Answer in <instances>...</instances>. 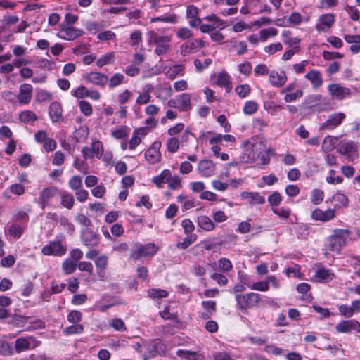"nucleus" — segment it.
Returning a JSON list of instances; mask_svg holds the SVG:
<instances>
[{
    "instance_id": "393cba45",
    "label": "nucleus",
    "mask_w": 360,
    "mask_h": 360,
    "mask_svg": "<svg viewBox=\"0 0 360 360\" xmlns=\"http://www.w3.org/2000/svg\"><path fill=\"white\" fill-rule=\"evenodd\" d=\"M198 171L202 177H210L215 172V165L212 160H202L198 163Z\"/></svg>"
},
{
    "instance_id": "37998d69",
    "label": "nucleus",
    "mask_w": 360,
    "mask_h": 360,
    "mask_svg": "<svg viewBox=\"0 0 360 360\" xmlns=\"http://www.w3.org/2000/svg\"><path fill=\"white\" fill-rule=\"evenodd\" d=\"M133 96L132 91L129 89H124L122 91L119 92L115 97L116 101L121 105L129 102Z\"/></svg>"
},
{
    "instance_id": "aec40b11",
    "label": "nucleus",
    "mask_w": 360,
    "mask_h": 360,
    "mask_svg": "<svg viewBox=\"0 0 360 360\" xmlns=\"http://www.w3.org/2000/svg\"><path fill=\"white\" fill-rule=\"evenodd\" d=\"M81 238L84 245L90 248L96 247L100 242L99 236L89 228L82 230Z\"/></svg>"
},
{
    "instance_id": "c9c22d12",
    "label": "nucleus",
    "mask_w": 360,
    "mask_h": 360,
    "mask_svg": "<svg viewBox=\"0 0 360 360\" xmlns=\"http://www.w3.org/2000/svg\"><path fill=\"white\" fill-rule=\"evenodd\" d=\"M344 39L348 44H351L350 51L353 54H356L360 51V35H345Z\"/></svg>"
},
{
    "instance_id": "2eb2a0df",
    "label": "nucleus",
    "mask_w": 360,
    "mask_h": 360,
    "mask_svg": "<svg viewBox=\"0 0 360 360\" xmlns=\"http://www.w3.org/2000/svg\"><path fill=\"white\" fill-rule=\"evenodd\" d=\"M330 96L336 100H343L351 94V91L347 87H344L340 84H332L328 86Z\"/></svg>"
},
{
    "instance_id": "a878e982",
    "label": "nucleus",
    "mask_w": 360,
    "mask_h": 360,
    "mask_svg": "<svg viewBox=\"0 0 360 360\" xmlns=\"http://www.w3.org/2000/svg\"><path fill=\"white\" fill-rule=\"evenodd\" d=\"M333 204V209H342L347 208L349 205V200L347 195L342 193V191H337L329 200Z\"/></svg>"
},
{
    "instance_id": "c85d7f7f",
    "label": "nucleus",
    "mask_w": 360,
    "mask_h": 360,
    "mask_svg": "<svg viewBox=\"0 0 360 360\" xmlns=\"http://www.w3.org/2000/svg\"><path fill=\"white\" fill-rule=\"evenodd\" d=\"M335 278L334 273L330 270L321 267L318 269L314 275L316 281L320 283H327L333 281Z\"/></svg>"
},
{
    "instance_id": "b1692460",
    "label": "nucleus",
    "mask_w": 360,
    "mask_h": 360,
    "mask_svg": "<svg viewBox=\"0 0 360 360\" xmlns=\"http://www.w3.org/2000/svg\"><path fill=\"white\" fill-rule=\"evenodd\" d=\"M356 147L354 141L345 142L340 146L338 152L346 155L349 161H353L357 157Z\"/></svg>"
},
{
    "instance_id": "680f3d73",
    "label": "nucleus",
    "mask_w": 360,
    "mask_h": 360,
    "mask_svg": "<svg viewBox=\"0 0 360 360\" xmlns=\"http://www.w3.org/2000/svg\"><path fill=\"white\" fill-rule=\"evenodd\" d=\"M197 239L195 234H188L182 242L178 243L176 247L179 249L185 250L193 244Z\"/></svg>"
},
{
    "instance_id": "39448f33",
    "label": "nucleus",
    "mask_w": 360,
    "mask_h": 360,
    "mask_svg": "<svg viewBox=\"0 0 360 360\" xmlns=\"http://www.w3.org/2000/svg\"><path fill=\"white\" fill-rule=\"evenodd\" d=\"M245 148L248 158H245L244 157L243 160L248 162L257 158V156H259V153L264 151L265 145L262 140L258 138H253L247 141Z\"/></svg>"
},
{
    "instance_id": "338daca9",
    "label": "nucleus",
    "mask_w": 360,
    "mask_h": 360,
    "mask_svg": "<svg viewBox=\"0 0 360 360\" xmlns=\"http://www.w3.org/2000/svg\"><path fill=\"white\" fill-rule=\"evenodd\" d=\"M148 295L152 299H160L167 297L168 292L165 290L152 288L148 290Z\"/></svg>"
},
{
    "instance_id": "e2e57ef3",
    "label": "nucleus",
    "mask_w": 360,
    "mask_h": 360,
    "mask_svg": "<svg viewBox=\"0 0 360 360\" xmlns=\"http://www.w3.org/2000/svg\"><path fill=\"white\" fill-rule=\"evenodd\" d=\"M336 141L337 138L333 137L331 136H326L323 140L322 149L324 151L333 150L335 147Z\"/></svg>"
},
{
    "instance_id": "4c0bfd02",
    "label": "nucleus",
    "mask_w": 360,
    "mask_h": 360,
    "mask_svg": "<svg viewBox=\"0 0 360 360\" xmlns=\"http://www.w3.org/2000/svg\"><path fill=\"white\" fill-rule=\"evenodd\" d=\"M198 226L206 231H211L215 229L214 222L206 215L199 216L197 219Z\"/></svg>"
},
{
    "instance_id": "0e129e2a",
    "label": "nucleus",
    "mask_w": 360,
    "mask_h": 360,
    "mask_svg": "<svg viewBox=\"0 0 360 360\" xmlns=\"http://www.w3.org/2000/svg\"><path fill=\"white\" fill-rule=\"evenodd\" d=\"M271 210L275 214H276L281 219H288L291 214V210L288 207H272Z\"/></svg>"
},
{
    "instance_id": "603ef678",
    "label": "nucleus",
    "mask_w": 360,
    "mask_h": 360,
    "mask_svg": "<svg viewBox=\"0 0 360 360\" xmlns=\"http://www.w3.org/2000/svg\"><path fill=\"white\" fill-rule=\"evenodd\" d=\"M108 325L116 331H126L127 328L124 321L120 318H114L111 319Z\"/></svg>"
},
{
    "instance_id": "6e6552de",
    "label": "nucleus",
    "mask_w": 360,
    "mask_h": 360,
    "mask_svg": "<svg viewBox=\"0 0 360 360\" xmlns=\"http://www.w3.org/2000/svg\"><path fill=\"white\" fill-rule=\"evenodd\" d=\"M205 46V42L201 39H192L182 44L179 48L181 56H187L197 53L200 49Z\"/></svg>"
},
{
    "instance_id": "6e6d98bb",
    "label": "nucleus",
    "mask_w": 360,
    "mask_h": 360,
    "mask_svg": "<svg viewBox=\"0 0 360 360\" xmlns=\"http://www.w3.org/2000/svg\"><path fill=\"white\" fill-rule=\"evenodd\" d=\"M258 110V105L254 101H248L245 103L243 112L245 115H250L255 113Z\"/></svg>"
},
{
    "instance_id": "5fc2aeb1",
    "label": "nucleus",
    "mask_w": 360,
    "mask_h": 360,
    "mask_svg": "<svg viewBox=\"0 0 360 360\" xmlns=\"http://www.w3.org/2000/svg\"><path fill=\"white\" fill-rule=\"evenodd\" d=\"M216 302L214 300L202 301V306L207 311L205 318L211 317L216 311Z\"/></svg>"
},
{
    "instance_id": "4be33fe9",
    "label": "nucleus",
    "mask_w": 360,
    "mask_h": 360,
    "mask_svg": "<svg viewBox=\"0 0 360 360\" xmlns=\"http://www.w3.org/2000/svg\"><path fill=\"white\" fill-rule=\"evenodd\" d=\"M33 87L30 84H22L19 87L18 101L21 105H27L32 98Z\"/></svg>"
},
{
    "instance_id": "2f4dec72",
    "label": "nucleus",
    "mask_w": 360,
    "mask_h": 360,
    "mask_svg": "<svg viewBox=\"0 0 360 360\" xmlns=\"http://www.w3.org/2000/svg\"><path fill=\"white\" fill-rule=\"evenodd\" d=\"M215 83L217 86L224 88L227 93L232 89V82L231 76L225 71L219 72L217 76Z\"/></svg>"
},
{
    "instance_id": "79ce46f5",
    "label": "nucleus",
    "mask_w": 360,
    "mask_h": 360,
    "mask_svg": "<svg viewBox=\"0 0 360 360\" xmlns=\"http://www.w3.org/2000/svg\"><path fill=\"white\" fill-rule=\"evenodd\" d=\"M184 68L182 64L174 65L167 71L166 76L170 79H174L179 75H183Z\"/></svg>"
},
{
    "instance_id": "f3484780",
    "label": "nucleus",
    "mask_w": 360,
    "mask_h": 360,
    "mask_svg": "<svg viewBox=\"0 0 360 360\" xmlns=\"http://www.w3.org/2000/svg\"><path fill=\"white\" fill-rule=\"evenodd\" d=\"M335 330L338 333H348L352 330L360 333V323L355 319L343 320L336 325Z\"/></svg>"
},
{
    "instance_id": "7ed1b4c3",
    "label": "nucleus",
    "mask_w": 360,
    "mask_h": 360,
    "mask_svg": "<svg viewBox=\"0 0 360 360\" xmlns=\"http://www.w3.org/2000/svg\"><path fill=\"white\" fill-rule=\"evenodd\" d=\"M243 5L240 9V12L243 15L270 13L271 12V8L267 4L266 0H243Z\"/></svg>"
},
{
    "instance_id": "9b49d317",
    "label": "nucleus",
    "mask_w": 360,
    "mask_h": 360,
    "mask_svg": "<svg viewBox=\"0 0 360 360\" xmlns=\"http://www.w3.org/2000/svg\"><path fill=\"white\" fill-rule=\"evenodd\" d=\"M306 101L309 108H314L319 112L331 109L328 100L320 94L311 96Z\"/></svg>"
},
{
    "instance_id": "09e8293b",
    "label": "nucleus",
    "mask_w": 360,
    "mask_h": 360,
    "mask_svg": "<svg viewBox=\"0 0 360 360\" xmlns=\"http://www.w3.org/2000/svg\"><path fill=\"white\" fill-rule=\"evenodd\" d=\"M278 33V30L273 27L263 29L259 31V38L262 41L265 42L270 37H276Z\"/></svg>"
},
{
    "instance_id": "f257e3e1",
    "label": "nucleus",
    "mask_w": 360,
    "mask_h": 360,
    "mask_svg": "<svg viewBox=\"0 0 360 360\" xmlns=\"http://www.w3.org/2000/svg\"><path fill=\"white\" fill-rule=\"evenodd\" d=\"M148 44L154 47V52L158 56H163L172 50V35L162 34L154 30L148 31Z\"/></svg>"
},
{
    "instance_id": "774afa93",
    "label": "nucleus",
    "mask_w": 360,
    "mask_h": 360,
    "mask_svg": "<svg viewBox=\"0 0 360 360\" xmlns=\"http://www.w3.org/2000/svg\"><path fill=\"white\" fill-rule=\"evenodd\" d=\"M302 21V15L298 12H293L289 15L288 18V27L299 25Z\"/></svg>"
},
{
    "instance_id": "a211bd4d",
    "label": "nucleus",
    "mask_w": 360,
    "mask_h": 360,
    "mask_svg": "<svg viewBox=\"0 0 360 360\" xmlns=\"http://www.w3.org/2000/svg\"><path fill=\"white\" fill-rule=\"evenodd\" d=\"M336 217V210L333 208H329L325 211L316 208L311 213V217L316 221L321 222H327L333 220Z\"/></svg>"
},
{
    "instance_id": "423d86ee",
    "label": "nucleus",
    "mask_w": 360,
    "mask_h": 360,
    "mask_svg": "<svg viewBox=\"0 0 360 360\" xmlns=\"http://www.w3.org/2000/svg\"><path fill=\"white\" fill-rule=\"evenodd\" d=\"M158 250V247L153 243L145 245L138 243L132 250L131 257L134 260H139L141 257H152L156 254Z\"/></svg>"
},
{
    "instance_id": "bf43d9fd",
    "label": "nucleus",
    "mask_w": 360,
    "mask_h": 360,
    "mask_svg": "<svg viewBox=\"0 0 360 360\" xmlns=\"http://www.w3.org/2000/svg\"><path fill=\"white\" fill-rule=\"evenodd\" d=\"M85 27L92 34H96L103 29V25L97 21H88L85 24Z\"/></svg>"
},
{
    "instance_id": "c756f323",
    "label": "nucleus",
    "mask_w": 360,
    "mask_h": 360,
    "mask_svg": "<svg viewBox=\"0 0 360 360\" xmlns=\"http://www.w3.org/2000/svg\"><path fill=\"white\" fill-rule=\"evenodd\" d=\"M240 196L243 199L247 200L252 206L255 205H263L265 202L264 196L258 192H242Z\"/></svg>"
},
{
    "instance_id": "bb28decb",
    "label": "nucleus",
    "mask_w": 360,
    "mask_h": 360,
    "mask_svg": "<svg viewBox=\"0 0 360 360\" xmlns=\"http://www.w3.org/2000/svg\"><path fill=\"white\" fill-rule=\"evenodd\" d=\"M269 75V82L274 87H281L287 81V76L284 71L278 72L274 70L270 72Z\"/></svg>"
},
{
    "instance_id": "20e7f679",
    "label": "nucleus",
    "mask_w": 360,
    "mask_h": 360,
    "mask_svg": "<svg viewBox=\"0 0 360 360\" xmlns=\"http://www.w3.org/2000/svg\"><path fill=\"white\" fill-rule=\"evenodd\" d=\"M235 300L237 309L242 312H246L248 309L257 306L261 301V296L259 294L251 292L245 294H236Z\"/></svg>"
},
{
    "instance_id": "72a5a7b5",
    "label": "nucleus",
    "mask_w": 360,
    "mask_h": 360,
    "mask_svg": "<svg viewBox=\"0 0 360 360\" xmlns=\"http://www.w3.org/2000/svg\"><path fill=\"white\" fill-rule=\"evenodd\" d=\"M178 109L183 112L189 111L191 108V96L188 93H183L177 96Z\"/></svg>"
},
{
    "instance_id": "052dcab7",
    "label": "nucleus",
    "mask_w": 360,
    "mask_h": 360,
    "mask_svg": "<svg viewBox=\"0 0 360 360\" xmlns=\"http://www.w3.org/2000/svg\"><path fill=\"white\" fill-rule=\"evenodd\" d=\"M129 135V129L125 127H120L112 130V136L117 139H125Z\"/></svg>"
},
{
    "instance_id": "412c9836",
    "label": "nucleus",
    "mask_w": 360,
    "mask_h": 360,
    "mask_svg": "<svg viewBox=\"0 0 360 360\" xmlns=\"http://www.w3.org/2000/svg\"><path fill=\"white\" fill-rule=\"evenodd\" d=\"M346 115L344 112H337L328 116L327 120L323 123L321 129L332 130L340 126L343 120L345 119Z\"/></svg>"
},
{
    "instance_id": "5701e85b",
    "label": "nucleus",
    "mask_w": 360,
    "mask_h": 360,
    "mask_svg": "<svg viewBox=\"0 0 360 360\" xmlns=\"http://www.w3.org/2000/svg\"><path fill=\"white\" fill-rule=\"evenodd\" d=\"M335 16L333 13L321 15L316 25V29L319 32H326L333 25Z\"/></svg>"
},
{
    "instance_id": "6ab92c4d",
    "label": "nucleus",
    "mask_w": 360,
    "mask_h": 360,
    "mask_svg": "<svg viewBox=\"0 0 360 360\" xmlns=\"http://www.w3.org/2000/svg\"><path fill=\"white\" fill-rule=\"evenodd\" d=\"M83 77L87 82L102 87L105 86L108 82V77L106 75L96 71L87 72Z\"/></svg>"
},
{
    "instance_id": "473e14b6",
    "label": "nucleus",
    "mask_w": 360,
    "mask_h": 360,
    "mask_svg": "<svg viewBox=\"0 0 360 360\" xmlns=\"http://www.w3.org/2000/svg\"><path fill=\"white\" fill-rule=\"evenodd\" d=\"M308 79L314 89H319L323 85V80L319 70L313 69L309 71L304 76Z\"/></svg>"
},
{
    "instance_id": "13d9d810",
    "label": "nucleus",
    "mask_w": 360,
    "mask_h": 360,
    "mask_svg": "<svg viewBox=\"0 0 360 360\" xmlns=\"http://www.w3.org/2000/svg\"><path fill=\"white\" fill-rule=\"evenodd\" d=\"M84 331V326L82 324L73 323L72 326L66 327L63 333L67 335L80 334Z\"/></svg>"
},
{
    "instance_id": "9d476101",
    "label": "nucleus",
    "mask_w": 360,
    "mask_h": 360,
    "mask_svg": "<svg viewBox=\"0 0 360 360\" xmlns=\"http://www.w3.org/2000/svg\"><path fill=\"white\" fill-rule=\"evenodd\" d=\"M103 152V145L100 141H94L91 146H85L82 150V153L85 159H92L94 157L101 159Z\"/></svg>"
},
{
    "instance_id": "1a4fd4ad",
    "label": "nucleus",
    "mask_w": 360,
    "mask_h": 360,
    "mask_svg": "<svg viewBox=\"0 0 360 360\" xmlns=\"http://www.w3.org/2000/svg\"><path fill=\"white\" fill-rule=\"evenodd\" d=\"M58 193L59 190L57 187L53 186H47L39 193L37 202L41 209H44L46 206L49 205L50 200L58 195Z\"/></svg>"
},
{
    "instance_id": "de8ad7c7",
    "label": "nucleus",
    "mask_w": 360,
    "mask_h": 360,
    "mask_svg": "<svg viewBox=\"0 0 360 360\" xmlns=\"http://www.w3.org/2000/svg\"><path fill=\"white\" fill-rule=\"evenodd\" d=\"M124 76L121 73L114 74L110 79H108V87L114 89L122 84L124 83Z\"/></svg>"
},
{
    "instance_id": "ddd939ff",
    "label": "nucleus",
    "mask_w": 360,
    "mask_h": 360,
    "mask_svg": "<svg viewBox=\"0 0 360 360\" xmlns=\"http://www.w3.org/2000/svg\"><path fill=\"white\" fill-rule=\"evenodd\" d=\"M41 252L44 255L60 257L65 254L66 248L60 241H51L42 248Z\"/></svg>"
},
{
    "instance_id": "e433bc0d",
    "label": "nucleus",
    "mask_w": 360,
    "mask_h": 360,
    "mask_svg": "<svg viewBox=\"0 0 360 360\" xmlns=\"http://www.w3.org/2000/svg\"><path fill=\"white\" fill-rule=\"evenodd\" d=\"M60 198V204L63 207L71 210L75 205V198L72 193L63 191L58 193Z\"/></svg>"
},
{
    "instance_id": "a18cd8bd",
    "label": "nucleus",
    "mask_w": 360,
    "mask_h": 360,
    "mask_svg": "<svg viewBox=\"0 0 360 360\" xmlns=\"http://www.w3.org/2000/svg\"><path fill=\"white\" fill-rule=\"evenodd\" d=\"M151 23L156 22H162L165 23L174 24L177 22V16L175 14L165 15L159 17H153L150 19Z\"/></svg>"
},
{
    "instance_id": "49530a36",
    "label": "nucleus",
    "mask_w": 360,
    "mask_h": 360,
    "mask_svg": "<svg viewBox=\"0 0 360 360\" xmlns=\"http://www.w3.org/2000/svg\"><path fill=\"white\" fill-rule=\"evenodd\" d=\"M28 319L27 316L14 314L8 321V323L12 325L14 327H23Z\"/></svg>"
},
{
    "instance_id": "a19ab883",
    "label": "nucleus",
    "mask_w": 360,
    "mask_h": 360,
    "mask_svg": "<svg viewBox=\"0 0 360 360\" xmlns=\"http://www.w3.org/2000/svg\"><path fill=\"white\" fill-rule=\"evenodd\" d=\"M115 52H108L102 55L96 61V65L102 68L104 65L113 64L115 62Z\"/></svg>"
},
{
    "instance_id": "7c9ffc66",
    "label": "nucleus",
    "mask_w": 360,
    "mask_h": 360,
    "mask_svg": "<svg viewBox=\"0 0 360 360\" xmlns=\"http://www.w3.org/2000/svg\"><path fill=\"white\" fill-rule=\"evenodd\" d=\"M95 265L100 280L104 281L105 278V270L108 265V257L105 255L97 257L95 260Z\"/></svg>"
},
{
    "instance_id": "cd10ccee",
    "label": "nucleus",
    "mask_w": 360,
    "mask_h": 360,
    "mask_svg": "<svg viewBox=\"0 0 360 360\" xmlns=\"http://www.w3.org/2000/svg\"><path fill=\"white\" fill-rule=\"evenodd\" d=\"M26 226L25 224H20L15 221H13L5 229V233L8 234L15 239H19L22 236Z\"/></svg>"
},
{
    "instance_id": "c03bdc74",
    "label": "nucleus",
    "mask_w": 360,
    "mask_h": 360,
    "mask_svg": "<svg viewBox=\"0 0 360 360\" xmlns=\"http://www.w3.org/2000/svg\"><path fill=\"white\" fill-rule=\"evenodd\" d=\"M19 120L26 124H32L37 120V116L32 110H24L19 114Z\"/></svg>"
},
{
    "instance_id": "0eeeda50",
    "label": "nucleus",
    "mask_w": 360,
    "mask_h": 360,
    "mask_svg": "<svg viewBox=\"0 0 360 360\" xmlns=\"http://www.w3.org/2000/svg\"><path fill=\"white\" fill-rule=\"evenodd\" d=\"M40 344L41 342L33 336L20 337L15 341L14 350L15 353L20 354L25 351L34 349Z\"/></svg>"
},
{
    "instance_id": "f704fd0d",
    "label": "nucleus",
    "mask_w": 360,
    "mask_h": 360,
    "mask_svg": "<svg viewBox=\"0 0 360 360\" xmlns=\"http://www.w3.org/2000/svg\"><path fill=\"white\" fill-rule=\"evenodd\" d=\"M49 114L53 122H59L62 118L63 109L60 103L53 102L49 106Z\"/></svg>"
},
{
    "instance_id": "f03ea898",
    "label": "nucleus",
    "mask_w": 360,
    "mask_h": 360,
    "mask_svg": "<svg viewBox=\"0 0 360 360\" xmlns=\"http://www.w3.org/2000/svg\"><path fill=\"white\" fill-rule=\"evenodd\" d=\"M350 233V231L346 229H334L333 234L326 239V247L328 250L339 253L346 245Z\"/></svg>"
},
{
    "instance_id": "8fccbe9b",
    "label": "nucleus",
    "mask_w": 360,
    "mask_h": 360,
    "mask_svg": "<svg viewBox=\"0 0 360 360\" xmlns=\"http://www.w3.org/2000/svg\"><path fill=\"white\" fill-rule=\"evenodd\" d=\"M218 267L224 273H229L233 270L232 262L226 257H221L217 262Z\"/></svg>"
},
{
    "instance_id": "3c124183",
    "label": "nucleus",
    "mask_w": 360,
    "mask_h": 360,
    "mask_svg": "<svg viewBox=\"0 0 360 360\" xmlns=\"http://www.w3.org/2000/svg\"><path fill=\"white\" fill-rule=\"evenodd\" d=\"M251 87L248 84H239L236 86L235 92L241 98L248 97L251 93Z\"/></svg>"
},
{
    "instance_id": "f8f14e48",
    "label": "nucleus",
    "mask_w": 360,
    "mask_h": 360,
    "mask_svg": "<svg viewBox=\"0 0 360 360\" xmlns=\"http://www.w3.org/2000/svg\"><path fill=\"white\" fill-rule=\"evenodd\" d=\"M82 30L70 25L62 27L56 34V36L64 40L72 41L82 36Z\"/></svg>"
},
{
    "instance_id": "69168bd1",
    "label": "nucleus",
    "mask_w": 360,
    "mask_h": 360,
    "mask_svg": "<svg viewBox=\"0 0 360 360\" xmlns=\"http://www.w3.org/2000/svg\"><path fill=\"white\" fill-rule=\"evenodd\" d=\"M52 94L46 91V90H39L36 96H35V99H36V101L39 102V103H44V102H49L50 101H51L52 99Z\"/></svg>"
},
{
    "instance_id": "4d7b16f0",
    "label": "nucleus",
    "mask_w": 360,
    "mask_h": 360,
    "mask_svg": "<svg viewBox=\"0 0 360 360\" xmlns=\"http://www.w3.org/2000/svg\"><path fill=\"white\" fill-rule=\"evenodd\" d=\"M179 146H180V141L176 137L169 138L166 143V146H167V150L170 153H176L179 150Z\"/></svg>"
},
{
    "instance_id": "dca6fc26",
    "label": "nucleus",
    "mask_w": 360,
    "mask_h": 360,
    "mask_svg": "<svg viewBox=\"0 0 360 360\" xmlns=\"http://www.w3.org/2000/svg\"><path fill=\"white\" fill-rule=\"evenodd\" d=\"M161 145L160 141H156L146 150L145 158L150 164H155L160 161L161 153L160 149Z\"/></svg>"
},
{
    "instance_id": "ea45409f",
    "label": "nucleus",
    "mask_w": 360,
    "mask_h": 360,
    "mask_svg": "<svg viewBox=\"0 0 360 360\" xmlns=\"http://www.w3.org/2000/svg\"><path fill=\"white\" fill-rule=\"evenodd\" d=\"M170 177V171L169 169H164L159 175L154 176L152 182L155 184L159 188H163V185L167 183Z\"/></svg>"
},
{
    "instance_id": "58836bf2",
    "label": "nucleus",
    "mask_w": 360,
    "mask_h": 360,
    "mask_svg": "<svg viewBox=\"0 0 360 360\" xmlns=\"http://www.w3.org/2000/svg\"><path fill=\"white\" fill-rule=\"evenodd\" d=\"M146 134L145 130L140 129L134 131L132 137L129 141V148L134 150L141 143L142 137Z\"/></svg>"
},
{
    "instance_id": "864d4df0",
    "label": "nucleus",
    "mask_w": 360,
    "mask_h": 360,
    "mask_svg": "<svg viewBox=\"0 0 360 360\" xmlns=\"http://www.w3.org/2000/svg\"><path fill=\"white\" fill-rule=\"evenodd\" d=\"M324 198V192L321 189H314L311 192L310 200L314 205L321 204Z\"/></svg>"
},
{
    "instance_id": "4468645a",
    "label": "nucleus",
    "mask_w": 360,
    "mask_h": 360,
    "mask_svg": "<svg viewBox=\"0 0 360 360\" xmlns=\"http://www.w3.org/2000/svg\"><path fill=\"white\" fill-rule=\"evenodd\" d=\"M200 10L193 4H189L186 8V18L188 20V25L193 28L198 27L202 19L199 17Z\"/></svg>"
}]
</instances>
